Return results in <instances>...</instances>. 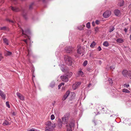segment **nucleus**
<instances>
[{
    "label": "nucleus",
    "mask_w": 131,
    "mask_h": 131,
    "mask_svg": "<svg viewBox=\"0 0 131 131\" xmlns=\"http://www.w3.org/2000/svg\"><path fill=\"white\" fill-rule=\"evenodd\" d=\"M66 63L69 66H71L72 64V59L71 57L69 56L66 57Z\"/></svg>",
    "instance_id": "1"
},
{
    "label": "nucleus",
    "mask_w": 131,
    "mask_h": 131,
    "mask_svg": "<svg viewBox=\"0 0 131 131\" xmlns=\"http://www.w3.org/2000/svg\"><path fill=\"white\" fill-rule=\"evenodd\" d=\"M56 125L54 123L53 125L52 124V126H47L46 127L45 131H52Z\"/></svg>",
    "instance_id": "2"
},
{
    "label": "nucleus",
    "mask_w": 131,
    "mask_h": 131,
    "mask_svg": "<svg viewBox=\"0 0 131 131\" xmlns=\"http://www.w3.org/2000/svg\"><path fill=\"white\" fill-rule=\"evenodd\" d=\"M74 124L73 122L71 123L69 125H67V131H72V129L74 127Z\"/></svg>",
    "instance_id": "3"
},
{
    "label": "nucleus",
    "mask_w": 131,
    "mask_h": 131,
    "mask_svg": "<svg viewBox=\"0 0 131 131\" xmlns=\"http://www.w3.org/2000/svg\"><path fill=\"white\" fill-rule=\"evenodd\" d=\"M111 12L110 11L105 12L103 14V16L104 17L107 18L109 17L111 14Z\"/></svg>",
    "instance_id": "4"
},
{
    "label": "nucleus",
    "mask_w": 131,
    "mask_h": 131,
    "mask_svg": "<svg viewBox=\"0 0 131 131\" xmlns=\"http://www.w3.org/2000/svg\"><path fill=\"white\" fill-rule=\"evenodd\" d=\"M83 49L81 48L80 45H78L77 47V53L80 54H81L83 52Z\"/></svg>",
    "instance_id": "5"
},
{
    "label": "nucleus",
    "mask_w": 131,
    "mask_h": 131,
    "mask_svg": "<svg viewBox=\"0 0 131 131\" xmlns=\"http://www.w3.org/2000/svg\"><path fill=\"white\" fill-rule=\"evenodd\" d=\"M72 73L71 72H68L66 73V82L68 81V78H70L72 75Z\"/></svg>",
    "instance_id": "6"
},
{
    "label": "nucleus",
    "mask_w": 131,
    "mask_h": 131,
    "mask_svg": "<svg viewBox=\"0 0 131 131\" xmlns=\"http://www.w3.org/2000/svg\"><path fill=\"white\" fill-rule=\"evenodd\" d=\"M81 84V82H76L75 84H73L72 86L73 89L74 90L76 89Z\"/></svg>",
    "instance_id": "7"
},
{
    "label": "nucleus",
    "mask_w": 131,
    "mask_h": 131,
    "mask_svg": "<svg viewBox=\"0 0 131 131\" xmlns=\"http://www.w3.org/2000/svg\"><path fill=\"white\" fill-rule=\"evenodd\" d=\"M16 95L21 100L23 101L24 100V96L21 95L20 93L17 92L16 93Z\"/></svg>",
    "instance_id": "8"
},
{
    "label": "nucleus",
    "mask_w": 131,
    "mask_h": 131,
    "mask_svg": "<svg viewBox=\"0 0 131 131\" xmlns=\"http://www.w3.org/2000/svg\"><path fill=\"white\" fill-rule=\"evenodd\" d=\"M0 95L3 100L5 99V95L3 93L2 91H0Z\"/></svg>",
    "instance_id": "9"
},
{
    "label": "nucleus",
    "mask_w": 131,
    "mask_h": 131,
    "mask_svg": "<svg viewBox=\"0 0 131 131\" xmlns=\"http://www.w3.org/2000/svg\"><path fill=\"white\" fill-rule=\"evenodd\" d=\"M63 123L61 122V120L59 118L58 120V127L60 128H61L62 126Z\"/></svg>",
    "instance_id": "10"
},
{
    "label": "nucleus",
    "mask_w": 131,
    "mask_h": 131,
    "mask_svg": "<svg viewBox=\"0 0 131 131\" xmlns=\"http://www.w3.org/2000/svg\"><path fill=\"white\" fill-rule=\"evenodd\" d=\"M128 71L126 70H123L122 72V73L123 75L125 77L127 75H128Z\"/></svg>",
    "instance_id": "11"
},
{
    "label": "nucleus",
    "mask_w": 131,
    "mask_h": 131,
    "mask_svg": "<svg viewBox=\"0 0 131 131\" xmlns=\"http://www.w3.org/2000/svg\"><path fill=\"white\" fill-rule=\"evenodd\" d=\"M114 13L116 15L118 16L120 14V11L118 9L115 10L114 11Z\"/></svg>",
    "instance_id": "12"
},
{
    "label": "nucleus",
    "mask_w": 131,
    "mask_h": 131,
    "mask_svg": "<svg viewBox=\"0 0 131 131\" xmlns=\"http://www.w3.org/2000/svg\"><path fill=\"white\" fill-rule=\"evenodd\" d=\"M11 8L12 10L14 11L18 12L19 10V9L16 7H13L11 6Z\"/></svg>",
    "instance_id": "13"
},
{
    "label": "nucleus",
    "mask_w": 131,
    "mask_h": 131,
    "mask_svg": "<svg viewBox=\"0 0 131 131\" xmlns=\"http://www.w3.org/2000/svg\"><path fill=\"white\" fill-rule=\"evenodd\" d=\"M124 4L123 0H121L118 4V5L120 7L123 6Z\"/></svg>",
    "instance_id": "14"
},
{
    "label": "nucleus",
    "mask_w": 131,
    "mask_h": 131,
    "mask_svg": "<svg viewBox=\"0 0 131 131\" xmlns=\"http://www.w3.org/2000/svg\"><path fill=\"white\" fill-rule=\"evenodd\" d=\"M116 41L119 43H122L124 42V40L121 38H119L116 40Z\"/></svg>",
    "instance_id": "15"
},
{
    "label": "nucleus",
    "mask_w": 131,
    "mask_h": 131,
    "mask_svg": "<svg viewBox=\"0 0 131 131\" xmlns=\"http://www.w3.org/2000/svg\"><path fill=\"white\" fill-rule=\"evenodd\" d=\"M12 54V52L8 51H6L5 52V56H10Z\"/></svg>",
    "instance_id": "16"
},
{
    "label": "nucleus",
    "mask_w": 131,
    "mask_h": 131,
    "mask_svg": "<svg viewBox=\"0 0 131 131\" xmlns=\"http://www.w3.org/2000/svg\"><path fill=\"white\" fill-rule=\"evenodd\" d=\"M72 49L71 48H69V49H67V50H66V52L67 53H70L72 52Z\"/></svg>",
    "instance_id": "17"
},
{
    "label": "nucleus",
    "mask_w": 131,
    "mask_h": 131,
    "mask_svg": "<svg viewBox=\"0 0 131 131\" xmlns=\"http://www.w3.org/2000/svg\"><path fill=\"white\" fill-rule=\"evenodd\" d=\"M62 120L63 124H66V117L65 116L64 117L62 118Z\"/></svg>",
    "instance_id": "18"
},
{
    "label": "nucleus",
    "mask_w": 131,
    "mask_h": 131,
    "mask_svg": "<svg viewBox=\"0 0 131 131\" xmlns=\"http://www.w3.org/2000/svg\"><path fill=\"white\" fill-rule=\"evenodd\" d=\"M9 124V123L8 121L6 120L3 123V125L4 126L7 125Z\"/></svg>",
    "instance_id": "19"
},
{
    "label": "nucleus",
    "mask_w": 131,
    "mask_h": 131,
    "mask_svg": "<svg viewBox=\"0 0 131 131\" xmlns=\"http://www.w3.org/2000/svg\"><path fill=\"white\" fill-rule=\"evenodd\" d=\"M79 75L82 77L83 75V73L81 71H79L78 73Z\"/></svg>",
    "instance_id": "20"
},
{
    "label": "nucleus",
    "mask_w": 131,
    "mask_h": 131,
    "mask_svg": "<svg viewBox=\"0 0 131 131\" xmlns=\"http://www.w3.org/2000/svg\"><path fill=\"white\" fill-rule=\"evenodd\" d=\"M103 45L104 46L107 47L109 46V43L107 41H106L104 42Z\"/></svg>",
    "instance_id": "21"
},
{
    "label": "nucleus",
    "mask_w": 131,
    "mask_h": 131,
    "mask_svg": "<svg viewBox=\"0 0 131 131\" xmlns=\"http://www.w3.org/2000/svg\"><path fill=\"white\" fill-rule=\"evenodd\" d=\"M46 125L47 126H52V123L50 121H48L46 123Z\"/></svg>",
    "instance_id": "22"
},
{
    "label": "nucleus",
    "mask_w": 131,
    "mask_h": 131,
    "mask_svg": "<svg viewBox=\"0 0 131 131\" xmlns=\"http://www.w3.org/2000/svg\"><path fill=\"white\" fill-rule=\"evenodd\" d=\"M96 45V43L94 41L91 44L90 46L91 47H93Z\"/></svg>",
    "instance_id": "23"
},
{
    "label": "nucleus",
    "mask_w": 131,
    "mask_h": 131,
    "mask_svg": "<svg viewBox=\"0 0 131 131\" xmlns=\"http://www.w3.org/2000/svg\"><path fill=\"white\" fill-rule=\"evenodd\" d=\"M3 41L7 45H8V42L6 38H4L3 39Z\"/></svg>",
    "instance_id": "24"
},
{
    "label": "nucleus",
    "mask_w": 131,
    "mask_h": 131,
    "mask_svg": "<svg viewBox=\"0 0 131 131\" xmlns=\"http://www.w3.org/2000/svg\"><path fill=\"white\" fill-rule=\"evenodd\" d=\"M61 78L63 81H64L66 79V76H62L61 77Z\"/></svg>",
    "instance_id": "25"
},
{
    "label": "nucleus",
    "mask_w": 131,
    "mask_h": 131,
    "mask_svg": "<svg viewBox=\"0 0 131 131\" xmlns=\"http://www.w3.org/2000/svg\"><path fill=\"white\" fill-rule=\"evenodd\" d=\"M86 27L88 28H90V23L88 22L86 24Z\"/></svg>",
    "instance_id": "26"
},
{
    "label": "nucleus",
    "mask_w": 131,
    "mask_h": 131,
    "mask_svg": "<svg viewBox=\"0 0 131 131\" xmlns=\"http://www.w3.org/2000/svg\"><path fill=\"white\" fill-rule=\"evenodd\" d=\"M87 63H88L87 61H86V60L83 63V66H86V65Z\"/></svg>",
    "instance_id": "27"
},
{
    "label": "nucleus",
    "mask_w": 131,
    "mask_h": 131,
    "mask_svg": "<svg viewBox=\"0 0 131 131\" xmlns=\"http://www.w3.org/2000/svg\"><path fill=\"white\" fill-rule=\"evenodd\" d=\"M64 84V83H62L61 84H60V85H58V89H60V88L61 87L62 85H63Z\"/></svg>",
    "instance_id": "28"
},
{
    "label": "nucleus",
    "mask_w": 131,
    "mask_h": 131,
    "mask_svg": "<svg viewBox=\"0 0 131 131\" xmlns=\"http://www.w3.org/2000/svg\"><path fill=\"white\" fill-rule=\"evenodd\" d=\"M21 32H22V33L23 34H24V32L23 30H21ZM29 32L28 31H26V34H26V35H29V34H28Z\"/></svg>",
    "instance_id": "29"
},
{
    "label": "nucleus",
    "mask_w": 131,
    "mask_h": 131,
    "mask_svg": "<svg viewBox=\"0 0 131 131\" xmlns=\"http://www.w3.org/2000/svg\"><path fill=\"white\" fill-rule=\"evenodd\" d=\"M115 28L114 27H112L110 29L109 31V32H111Z\"/></svg>",
    "instance_id": "30"
},
{
    "label": "nucleus",
    "mask_w": 131,
    "mask_h": 131,
    "mask_svg": "<svg viewBox=\"0 0 131 131\" xmlns=\"http://www.w3.org/2000/svg\"><path fill=\"white\" fill-rule=\"evenodd\" d=\"M6 104L7 106L8 107V108H10V106L9 104V102L8 101L6 102Z\"/></svg>",
    "instance_id": "31"
},
{
    "label": "nucleus",
    "mask_w": 131,
    "mask_h": 131,
    "mask_svg": "<svg viewBox=\"0 0 131 131\" xmlns=\"http://www.w3.org/2000/svg\"><path fill=\"white\" fill-rule=\"evenodd\" d=\"M128 75L131 78V71H128Z\"/></svg>",
    "instance_id": "32"
},
{
    "label": "nucleus",
    "mask_w": 131,
    "mask_h": 131,
    "mask_svg": "<svg viewBox=\"0 0 131 131\" xmlns=\"http://www.w3.org/2000/svg\"><path fill=\"white\" fill-rule=\"evenodd\" d=\"M55 118V116L53 114L51 116V119L52 120L54 119Z\"/></svg>",
    "instance_id": "33"
},
{
    "label": "nucleus",
    "mask_w": 131,
    "mask_h": 131,
    "mask_svg": "<svg viewBox=\"0 0 131 131\" xmlns=\"http://www.w3.org/2000/svg\"><path fill=\"white\" fill-rule=\"evenodd\" d=\"M108 81H109V83L110 84H111L112 83L113 81H112V79H108Z\"/></svg>",
    "instance_id": "34"
},
{
    "label": "nucleus",
    "mask_w": 131,
    "mask_h": 131,
    "mask_svg": "<svg viewBox=\"0 0 131 131\" xmlns=\"http://www.w3.org/2000/svg\"><path fill=\"white\" fill-rule=\"evenodd\" d=\"M6 29V27H1L0 28V30H5Z\"/></svg>",
    "instance_id": "35"
},
{
    "label": "nucleus",
    "mask_w": 131,
    "mask_h": 131,
    "mask_svg": "<svg viewBox=\"0 0 131 131\" xmlns=\"http://www.w3.org/2000/svg\"><path fill=\"white\" fill-rule=\"evenodd\" d=\"M111 69V70H112V71H113V69H114L115 68V67L114 66H111L110 67Z\"/></svg>",
    "instance_id": "36"
},
{
    "label": "nucleus",
    "mask_w": 131,
    "mask_h": 131,
    "mask_svg": "<svg viewBox=\"0 0 131 131\" xmlns=\"http://www.w3.org/2000/svg\"><path fill=\"white\" fill-rule=\"evenodd\" d=\"M36 130H35L34 128H32L31 129H30L28 131H36Z\"/></svg>",
    "instance_id": "37"
},
{
    "label": "nucleus",
    "mask_w": 131,
    "mask_h": 131,
    "mask_svg": "<svg viewBox=\"0 0 131 131\" xmlns=\"http://www.w3.org/2000/svg\"><path fill=\"white\" fill-rule=\"evenodd\" d=\"M62 100L63 101H64L66 100V95H64L63 97L62 98Z\"/></svg>",
    "instance_id": "38"
},
{
    "label": "nucleus",
    "mask_w": 131,
    "mask_h": 131,
    "mask_svg": "<svg viewBox=\"0 0 131 131\" xmlns=\"http://www.w3.org/2000/svg\"><path fill=\"white\" fill-rule=\"evenodd\" d=\"M95 23L97 24H99L100 23V21L97 20H96L95 21Z\"/></svg>",
    "instance_id": "39"
},
{
    "label": "nucleus",
    "mask_w": 131,
    "mask_h": 131,
    "mask_svg": "<svg viewBox=\"0 0 131 131\" xmlns=\"http://www.w3.org/2000/svg\"><path fill=\"white\" fill-rule=\"evenodd\" d=\"M124 87H128L129 86V85L128 84H125L124 85Z\"/></svg>",
    "instance_id": "40"
},
{
    "label": "nucleus",
    "mask_w": 131,
    "mask_h": 131,
    "mask_svg": "<svg viewBox=\"0 0 131 131\" xmlns=\"http://www.w3.org/2000/svg\"><path fill=\"white\" fill-rule=\"evenodd\" d=\"M123 91L124 92H125L126 93H129V91L128 90V91Z\"/></svg>",
    "instance_id": "41"
},
{
    "label": "nucleus",
    "mask_w": 131,
    "mask_h": 131,
    "mask_svg": "<svg viewBox=\"0 0 131 131\" xmlns=\"http://www.w3.org/2000/svg\"><path fill=\"white\" fill-rule=\"evenodd\" d=\"M98 49L99 51H100L101 50V48L100 46H99L98 47Z\"/></svg>",
    "instance_id": "42"
},
{
    "label": "nucleus",
    "mask_w": 131,
    "mask_h": 131,
    "mask_svg": "<svg viewBox=\"0 0 131 131\" xmlns=\"http://www.w3.org/2000/svg\"><path fill=\"white\" fill-rule=\"evenodd\" d=\"M55 103H56V102L55 101H54V102L52 103V104L53 107H54V106Z\"/></svg>",
    "instance_id": "43"
},
{
    "label": "nucleus",
    "mask_w": 131,
    "mask_h": 131,
    "mask_svg": "<svg viewBox=\"0 0 131 131\" xmlns=\"http://www.w3.org/2000/svg\"><path fill=\"white\" fill-rule=\"evenodd\" d=\"M127 29L126 28H125L124 29V31H125V32H126L127 31Z\"/></svg>",
    "instance_id": "44"
},
{
    "label": "nucleus",
    "mask_w": 131,
    "mask_h": 131,
    "mask_svg": "<svg viewBox=\"0 0 131 131\" xmlns=\"http://www.w3.org/2000/svg\"><path fill=\"white\" fill-rule=\"evenodd\" d=\"M3 58V57L1 56H0V61Z\"/></svg>",
    "instance_id": "45"
},
{
    "label": "nucleus",
    "mask_w": 131,
    "mask_h": 131,
    "mask_svg": "<svg viewBox=\"0 0 131 131\" xmlns=\"http://www.w3.org/2000/svg\"><path fill=\"white\" fill-rule=\"evenodd\" d=\"M23 40L27 44V40H26V39H24V40Z\"/></svg>",
    "instance_id": "46"
},
{
    "label": "nucleus",
    "mask_w": 131,
    "mask_h": 131,
    "mask_svg": "<svg viewBox=\"0 0 131 131\" xmlns=\"http://www.w3.org/2000/svg\"><path fill=\"white\" fill-rule=\"evenodd\" d=\"M92 25L93 26H94V25H95V23H94V22H93L92 23Z\"/></svg>",
    "instance_id": "47"
},
{
    "label": "nucleus",
    "mask_w": 131,
    "mask_h": 131,
    "mask_svg": "<svg viewBox=\"0 0 131 131\" xmlns=\"http://www.w3.org/2000/svg\"><path fill=\"white\" fill-rule=\"evenodd\" d=\"M67 117H68L69 116H70V114H69V113H67Z\"/></svg>",
    "instance_id": "48"
},
{
    "label": "nucleus",
    "mask_w": 131,
    "mask_h": 131,
    "mask_svg": "<svg viewBox=\"0 0 131 131\" xmlns=\"http://www.w3.org/2000/svg\"><path fill=\"white\" fill-rule=\"evenodd\" d=\"M9 21L10 22H11L12 23H14V21L13 20H9Z\"/></svg>",
    "instance_id": "49"
},
{
    "label": "nucleus",
    "mask_w": 131,
    "mask_h": 131,
    "mask_svg": "<svg viewBox=\"0 0 131 131\" xmlns=\"http://www.w3.org/2000/svg\"><path fill=\"white\" fill-rule=\"evenodd\" d=\"M72 93V95H73V96H75V94L74 93Z\"/></svg>",
    "instance_id": "50"
},
{
    "label": "nucleus",
    "mask_w": 131,
    "mask_h": 131,
    "mask_svg": "<svg viewBox=\"0 0 131 131\" xmlns=\"http://www.w3.org/2000/svg\"><path fill=\"white\" fill-rule=\"evenodd\" d=\"M13 115H15V112H13Z\"/></svg>",
    "instance_id": "51"
},
{
    "label": "nucleus",
    "mask_w": 131,
    "mask_h": 131,
    "mask_svg": "<svg viewBox=\"0 0 131 131\" xmlns=\"http://www.w3.org/2000/svg\"><path fill=\"white\" fill-rule=\"evenodd\" d=\"M130 41H131V34L130 35Z\"/></svg>",
    "instance_id": "52"
},
{
    "label": "nucleus",
    "mask_w": 131,
    "mask_h": 131,
    "mask_svg": "<svg viewBox=\"0 0 131 131\" xmlns=\"http://www.w3.org/2000/svg\"><path fill=\"white\" fill-rule=\"evenodd\" d=\"M54 83H53V86H52L51 85H50V86L51 87H53V86H54Z\"/></svg>",
    "instance_id": "53"
},
{
    "label": "nucleus",
    "mask_w": 131,
    "mask_h": 131,
    "mask_svg": "<svg viewBox=\"0 0 131 131\" xmlns=\"http://www.w3.org/2000/svg\"><path fill=\"white\" fill-rule=\"evenodd\" d=\"M65 69H64V70L62 69V70L63 72H64V71Z\"/></svg>",
    "instance_id": "54"
},
{
    "label": "nucleus",
    "mask_w": 131,
    "mask_h": 131,
    "mask_svg": "<svg viewBox=\"0 0 131 131\" xmlns=\"http://www.w3.org/2000/svg\"><path fill=\"white\" fill-rule=\"evenodd\" d=\"M123 90H127V89H123Z\"/></svg>",
    "instance_id": "55"
},
{
    "label": "nucleus",
    "mask_w": 131,
    "mask_h": 131,
    "mask_svg": "<svg viewBox=\"0 0 131 131\" xmlns=\"http://www.w3.org/2000/svg\"><path fill=\"white\" fill-rule=\"evenodd\" d=\"M67 92L68 93H69V91H68V92Z\"/></svg>",
    "instance_id": "56"
},
{
    "label": "nucleus",
    "mask_w": 131,
    "mask_h": 131,
    "mask_svg": "<svg viewBox=\"0 0 131 131\" xmlns=\"http://www.w3.org/2000/svg\"><path fill=\"white\" fill-rule=\"evenodd\" d=\"M28 38L29 39H30V38H29V37H28Z\"/></svg>",
    "instance_id": "57"
},
{
    "label": "nucleus",
    "mask_w": 131,
    "mask_h": 131,
    "mask_svg": "<svg viewBox=\"0 0 131 131\" xmlns=\"http://www.w3.org/2000/svg\"><path fill=\"white\" fill-rule=\"evenodd\" d=\"M12 1H16V0H11Z\"/></svg>",
    "instance_id": "58"
},
{
    "label": "nucleus",
    "mask_w": 131,
    "mask_h": 131,
    "mask_svg": "<svg viewBox=\"0 0 131 131\" xmlns=\"http://www.w3.org/2000/svg\"><path fill=\"white\" fill-rule=\"evenodd\" d=\"M82 26H83V27L84 26V25H82Z\"/></svg>",
    "instance_id": "59"
},
{
    "label": "nucleus",
    "mask_w": 131,
    "mask_h": 131,
    "mask_svg": "<svg viewBox=\"0 0 131 131\" xmlns=\"http://www.w3.org/2000/svg\"><path fill=\"white\" fill-rule=\"evenodd\" d=\"M33 77H35V76H34V75H33Z\"/></svg>",
    "instance_id": "60"
},
{
    "label": "nucleus",
    "mask_w": 131,
    "mask_h": 131,
    "mask_svg": "<svg viewBox=\"0 0 131 131\" xmlns=\"http://www.w3.org/2000/svg\"><path fill=\"white\" fill-rule=\"evenodd\" d=\"M83 54L82 55V56H82L83 55Z\"/></svg>",
    "instance_id": "61"
},
{
    "label": "nucleus",
    "mask_w": 131,
    "mask_h": 131,
    "mask_svg": "<svg viewBox=\"0 0 131 131\" xmlns=\"http://www.w3.org/2000/svg\"><path fill=\"white\" fill-rule=\"evenodd\" d=\"M91 85V84H89V85Z\"/></svg>",
    "instance_id": "62"
},
{
    "label": "nucleus",
    "mask_w": 131,
    "mask_h": 131,
    "mask_svg": "<svg viewBox=\"0 0 131 131\" xmlns=\"http://www.w3.org/2000/svg\"><path fill=\"white\" fill-rule=\"evenodd\" d=\"M91 104L92 105H93V104L92 103V104Z\"/></svg>",
    "instance_id": "63"
},
{
    "label": "nucleus",
    "mask_w": 131,
    "mask_h": 131,
    "mask_svg": "<svg viewBox=\"0 0 131 131\" xmlns=\"http://www.w3.org/2000/svg\"><path fill=\"white\" fill-rule=\"evenodd\" d=\"M102 109H103L104 108L103 107H102Z\"/></svg>",
    "instance_id": "64"
}]
</instances>
